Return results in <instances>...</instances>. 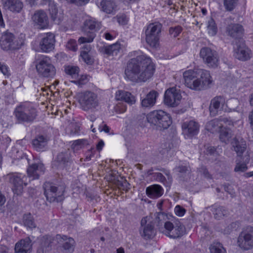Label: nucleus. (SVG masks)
<instances>
[{"label":"nucleus","mask_w":253,"mask_h":253,"mask_svg":"<svg viewBox=\"0 0 253 253\" xmlns=\"http://www.w3.org/2000/svg\"><path fill=\"white\" fill-rule=\"evenodd\" d=\"M155 71V65L151 59L145 55H141L127 62L125 74L133 83H144L152 77Z\"/></svg>","instance_id":"1"},{"label":"nucleus","mask_w":253,"mask_h":253,"mask_svg":"<svg viewBox=\"0 0 253 253\" xmlns=\"http://www.w3.org/2000/svg\"><path fill=\"white\" fill-rule=\"evenodd\" d=\"M220 119L221 123L223 124V127H224V128H225L226 126L234 125V123L227 118H220Z\"/></svg>","instance_id":"56"},{"label":"nucleus","mask_w":253,"mask_h":253,"mask_svg":"<svg viewBox=\"0 0 253 253\" xmlns=\"http://www.w3.org/2000/svg\"><path fill=\"white\" fill-rule=\"evenodd\" d=\"M81 56L84 61L87 64L91 65L94 62L93 58L86 51H81Z\"/></svg>","instance_id":"49"},{"label":"nucleus","mask_w":253,"mask_h":253,"mask_svg":"<svg viewBox=\"0 0 253 253\" xmlns=\"http://www.w3.org/2000/svg\"><path fill=\"white\" fill-rule=\"evenodd\" d=\"M185 85L196 91L207 89L212 83L210 72L202 69L188 70L183 73Z\"/></svg>","instance_id":"2"},{"label":"nucleus","mask_w":253,"mask_h":253,"mask_svg":"<svg viewBox=\"0 0 253 253\" xmlns=\"http://www.w3.org/2000/svg\"><path fill=\"white\" fill-rule=\"evenodd\" d=\"M0 70L3 74V75H8V69H7V68L6 66L1 65L0 68Z\"/></svg>","instance_id":"64"},{"label":"nucleus","mask_w":253,"mask_h":253,"mask_svg":"<svg viewBox=\"0 0 253 253\" xmlns=\"http://www.w3.org/2000/svg\"><path fill=\"white\" fill-rule=\"evenodd\" d=\"M36 67L39 74L44 78L52 77L55 74V69L50 58L42 56L36 60Z\"/></svg>","instance_id":"5"},{"label":"nucleus","mask_w":253,"mask_h":253,"mask_svg":"<svg viewBox=\"0 0 253 253\" xmlns=\"http://www.w3.org/2000/svg\"><path fill=\"white\" fill-rule=\"evenodd\" d=\"M146 41L152 47L156 48L158 45V29L157 25L150 24L145 30Z\"/></svg>","instance_id":"12"},{"label":"nucleus","mask_w":253,"mask_h":253,"mask_svg":"<svg viewBox=\"0 0 253 253\" xmlns=\"http://www.w3.org/2000/svg\"><path fill=\"white\" fill-rule=\"evenodd\" d=\"M174 211L177 215L182 216L185 214V210L180 206L177 205L174 209Z\"/></svg>","instance_id":"57"},{"label":"nucleus","mask_w":253,"mask_h":253,"mask_svg":"<svg viewBox=\"0 0 253 253\" xmlns=\"http://www.w3.org/2000/svg\"><path fill=\"white\" fill-rule=\"evenodd\" d=\"M87 77L86 76L82 75L79 79L71 81L72 83L78 84L79 86H82L86 83Z\"/></svg>","instance_id":"54"},{"label":"nucleus","mask_w":253,"mask_h":253,"mask_svg":"<svg viewBox=\"0 0 253 253\" xmlns=\"http://www.w3.org/2000/svg\"><path fill=\"white\" fill-rule=\"evenodd\" d=\"M27 171L29 177L32 179H38L39 176L44 173V168L42 164H34L29 167Z\"/></svg>","instance_id":"27"},{"label":"nucleus","mask_w":253,"mask_h":253,"mask_svg":"<svg viewBox=\"0 0 253 253\" xmlns=\"http://www.w3.org/2000/svg\"><path fill=\"white\" fill-rule=\"evenodd\" d=\"M146 193L147 196L152 199L158 198V185L154 184L147 187Z\"/></svg>","instance_id":"40"},{"label":"nucleus","mask_w":253,"mask_h":253,"mask_svg":"<svg viewBox=\"0 0 253 253\" xmlns=\"http://www.w3.org/2000/svg\"><path fill=\"white\" fill-rule=\"evenodd\" d=\"M182 31V28L180 26H176L170 27L169 29V34L174 38L177 37Z\"/></svg>","instance_id":"50"},{"label":"nucleus","mask_w":253,"mask_h":253,"mask_svg":"<svg viewBox=\"0 0 253 253\" xmlns=\"http://www.w3.org/2000/svg\"><path fill=\"white\" fill-rule=\"evenodd\" d=\"M250 157L249 154L246 153L243 157L237 158L236 160V166L234 171L236 172H243L248 169L247 165L249 163Z\"/></svg>","instance_id":"28"},{"label":"nucleus","mask_w":253,"mask_h":253,"mask_svg":"<svg viewBox=\"0 0 253 253\" xmlns=\"http://www.w3.org/2000/svg\"><path fill=\"white\" fill-rule=\"evenodd\" d=\"M155 219L151 220L148 223L147 219L149 220V217L147 216L143 217L141 221V227L140 228V233L141 236L146 240L153 238L156 234V230L154 229L155 223L157 221L158 218V212L154 213Z\"/></svg>","instance_id":"8"},{"label":"nucleus","mask_w":253,"mask_h":253,"mask_svg":"<svg viewBox=\"0 0 253 253\" xmlns=\"http://www.w3.org/2000/svg\"><path fill=\"white\" fill-rule=\"evenodd\" d=\"M231 145L233 150L237 154V158L243 157L246 153L249 154L248 152L246 151V142L242 138H234L231 142Z\"/></svg>","instance_id":"20"},{"label":"nucleus","mask_w":253,"mask_h":253,"mask_svg":"<svg viewBox=\"0 0 253 253\" xmlns=\"http://www.w3.org/2000/svg\"><path fill=\"white\" fill-rule=\"evenodd\" d=\"M219 110H227V105L226 99L223 96H216L212 98L210 106V113L212 115H215Z\"/></svg>","instance_id":"15"},{"label":"nucleus","mask_w":253,"mask_h":253,"mask_svg":"<svg viewBox=\"0 0 253 253\" xmlns=\"http://www.w3.org/2000/svg\"><path fill=\"white\" fill-rule=\"evenodd\" d=\"M181 127L183 134L191 138L198 133L200 126L196 121L191 120L183 122Z\"/></svg>","instance_id":"17"},{"label":"nucleus","mask_w":253,"mask_h":253,"mask_svg":"<svg viewBox=\"0 0 253 253\" xmlns=\"http://www.w3.org/2000/svg\"><path fill=\"white\" fill-rule=\"evenodd\" d=\"M71 152L69 149L58 153L54 161L53 165L58 169L67 168L72 163Z\"/></svg>","instance_id":"14"},{"label":"nucleus","mask_w":253,"mask_h":253,"mask_svg":"<svg viewBox=\"0 0 253 253\" xmlns=\"http://www.w3.org/2000/svg\"><path fill=\"white\" fill-rule=\"evenodd\" d=\"M207 31L208 34L211 36H215L217 32V28L213 19H210L207 24Z\"/></svg>","instance_id":"43"},{"label":"nucleus","mask_w":253,"mask_h":253,"mask_svg":"<svg viewBox=\"0 0 253 253\" xmlns=\"http://www.w3.org/2000/svg\"><path fill=\"white\" fill-rule=\"evenodd\" d=\"M181 99V95L179 90L171 87L165 91L164 102L168 106L175 107L179 104Z\"/></svg>","instance_id":"11"},{"label":"nucleus","mask_w":253,"mask_h":253,"mask_svg":"<svg viewBox=\"0 0 253 253\" xmlns=\"http://www.w3.org/2000/svg\"><path fill=\"white\" fill-rule=\"evenodd\" d=\"M23 223L24 225L28 228H32L36 227V224L34 222V218L30 213L24 215Z\"/></svg>","instance_id":"45"},{"label":"nucleus","mask_w":253,"mask_h":253,"mask_svg":"<svg viewBox=\"0 0 253 253\" xmlns=\"http://www.w3.org/2000/svg\"><path fill=\"white\" fill-rule=\"evenodd\" d=\"M211 208L214 217L217 220L222 219L229 214L228 210L224 207L214 205Z\"/></svg>","instance_id":"32"},{"label":"nucleus","mask_w":253,"mask_h":253,"mask_svg":"<svg viewBox=\"0 0 253 253\" xmlns=\"http://www.w3.org/2000/svg\"><path fill=\"white\" fill-rule=\"evenodd\" d=\"M66 47L70 50L76 51L77 49L76 41L73 39L70 40L66 44Z\"/></svg>","instance_id":"53"},{"label":"nucleus","mask_w":253,"mask_h":253,"mask_svg":"<svg viewBox=\"0 0 253 253\" xmlns=\"http://www.w3.org/2000/svg\"><path fill=\"white\" fill-rule=\"evenodd\" d=\"M118 22L120 24L126 25L127 23V20L125 16L122 15L117 18Z\"/></svg>","instance_id":"63"},{"label":"nucleus","mask_w":253,"mask_h":253,"mask_svg":"<svg viewBox=\"0 0 253 253\" xmlns=\"http://www.w3.org/2000/svg\"><path fill=\"white\" fill-rule=\"evenodd\" d=\"M159 171L162 172H159V182L162 183L166 186L167 191H168L171 183V177L167 170L164 169H159Z\"/></svg>","instance_id":"34"},{"label":"nucleus","mask_w":253,"mask_h":253,"mask_svg":"<svg viewBox=\"0 0 253 253\" xmlns=\"http://www.w3.org/2000/svg\"><path fill=\"white\" fill-rule=\"evenodd\" d=\"M14 114L18 123H31L37 118L38 112L37 109L31 105L22 103L15 108Z\"/></svg>","instance_id":"3"},{"label":"nucleus","mask_w":253,"mask_h":253,"mask_svg":"<svg viewBox=\"0 0 253 253\" xmlns=\"http://www.w3.org/2000/svg\"><path fill=\"white\" fill-rule=\"evenodd\" d=\"M199 170L206 177L211 178V175H210L208 170L205 167H201L200 168H199Z\"/></svg>","instance_id":"60"},{"label":"nucleus","mask_w":253,"mask_h":253,"mask_svg":"<svg viewBox=\"0 0 253 253\" xmlns=\"http://www.w3.org/2000/svg\"><path fill=\"white\" fill-rule=\"evenodd\" d=\"M49 10L52 20L55 23L59 24L62 20V16L58 13V9L56 6L53 3H49Z\"/></svg>","instance_id":"38"},{"label":"nucleus","mask_w":253,"mask_h":253,"mask_svg":"<svg viewBox=\"0 0 253 253\" xmlns=\"http://www.w3.org/2000/svg\"><path fill=\"white\" fill-rule=\"evenodd\" d=\"M55 42V36L53 34L47 33L40 42V48L42 51L49 52L54 48Z\"/></svg>","instance_id":"19"},{"label":"nucleus","mask_w":253,"mask_h":253,"mask_svg":"<svg viewBox=\"0 0 253 253\" xmlns=\"http://www.w3.org/2000/svg\"><path fill=\"white\" fill-rule=\"evenodd\" d=\"M116 98L117 100L123 101L130 105L136 102L135 96L131 93L123 90H118L116 92Z\"/></svg>","instance_id":"24"},{"label":"nucleus","mask_w":253,"mask_h":253,"mask_svg":"<svg viewBox=\"0 0 253 253\" xmlns=\"http://www.w3.org/2000/svg\"><path fill=\"white\" fill-rule=\"evenodd\" d=\"M34 23L40 29H45L48 26V16L43 10H38L35 12L32 17Z\"/></svg>","instance_id":"18"},{"label":"nucleus","mask_w":253,"mask_h":253,"mask_svg":"<svg viewBox=\"0 0 253 253\" xmlns=\"http://www.w3.org/2000/svg\"><path fill=\"white\" fill-rule=\"evenodd\" d=\"M164 227L165 230L162 232L171 238H178L184 234V227L179 223L176 224L174 226L171 222L167 221L165 222Z\"/></svg>","instance_id":"10"},{"label":"nucleus","mask_w":253,"mask_h":253,"mask_svg":"<svg viewBox=\"0 0 253 253\" xmlns=\"http://www.w3.org/2000/svg\"><path fill=\"white\" fill-rule=\"evenodd\" d=\"M56 238L60 242H62V248L66 253L72 252L74 251L75 242L72 238H68L66 236H61L60 235H57Z\"/></svg>","instance_id":"25"},{"label":"nucleus","mask_w":253,"mask_h":253,"mask_svg":"<svg viewBox=\"0 0 253 253\" xmlns=\"http://www.w3.org/2000/svg\"><path fill=\"white\" fill-rule=\"evenodd\" d=\"M5 202V198L0 191V212H3L4 211V207L3 206V205Z\"/></svg>","instance_id":"59"},{"label":"nucleus","mask_w":253,"mask_h":253,"mask_svg":"<svg viewBox=\"0 0 253 253\" xmlns=\"http://www.w3.org/2000/svg\"><path fill=\"white\" fill-rule=\"evenodd\" d=\"M6 179L11 185L12 190L15 194L20 195L23 189V181L21 175L17 173H10L6 175Z\"/></svg>","instance_id":"13"},{"label":"nucleus","mask_w":253,"mask_h":253,"mask_svg":"<svg viewBox=\"0 0 253 253\" xmlns=\"http://www.w3.org/2000/svg\"><path fill=\"white\" fill-rule=\"evenodd\" d=\"M88 142L87 139H78L74 141L73 143L72 146L73 148H77L78 149L79 148H82L83 146L88 145Z\"/></svg>","instance_id":"51"},{"label":"nucleus","mask_w":253,"mask_h":253,"mask_svg":"<svg viewBox=\"0 0 253 253\" xmlns=\"http://www.w3.org/2000/svg\"><path fill=\"white\" fill-rule=\"evenodd\" d=\"M70 134L74 135L78 133L80 130V126L76 124H72L70 126Z\"/></svg>","instance_id":"58"},{"label":"nucleus","mask_w":253,"mask_h":253,"mask_svg":"<svg viewBox=\"0 0 253 253\" xmlns=\"http://www.w3.org/2000/svg\"><path fill=\"white\" fill-rule=\"evenodd\" d=\"M146 118L147 122L150 124V126L154 129L157 130L158 123V110H155L149 113Z\"/></svg>","instance_id":"37"},{"label":"nucleus","mask_w":253,"mask_h":253,"mask_svg":"<svg viewBox=\"0 0 253 253\" xmlns=\"http://www.w3.org/2000/svg\"><path fill=\"white\" fill-rule=\"evenodd\" d=\"M121 180H117L115 181V184L118 187V188L122 190L127 191L129 189L130 184L126 179H123L121 177Z\"/></svg>","instance_id":"48"},{"label":"nucleus","mask_w":253,"mask_h":253,"mask_svg":"<svg viewBox=\"0 0 253 253\" xmlns=\"http://www.w3.org/2000/svg\"><path fill=\"white\" fill-rule=\"evenodd\" d=\"M115 110L117 113H123L126 111V107L123 103H119L115 107Z\"/></svg>","instance_id":"55"},{"label":"nucleus","mask_w":253,"mask_h":253,"mask_svg":"<svg viewBox=\"0 0 253 253\" xmlns=\"http://www.w3.org/2000/svg\"><path fill=\"white\" fill-rule=\"evenodd\" d=\"M53 238L49 235L43 236L41 239L40 247L37 253H48L52 249Z\"/></svg>","instance_id":"26"},{"label":"nucleus","mask_w":253,"mask_h":253,"mask_svg":"<svg viewBox=\"0 0 253 253\" xmlns=\"http://www.w3.org/2000/svg\"><path fill=\"white\" fill-rule=\"evenodd\" d=\"M200 57L209 67L215 68L219 63V57L217 52L207 47L201 48L200 52Z\"/></svg>","instance_id":"9"},{"label":"nucleus","mask_w":253,"mask_h":253,"mask_svg":"<svg viewBox=\"0 0 253 253\" xmlns=\"http://www.w3.org/2000/svg\"><path fill=\"white\" fill-rule=\"evenodd\" d=\"M65 71L72 78L77 79L79 77V68L77 66H68L65 67Z\"/></svg>","instance_id":"44"},{"label":"nucleus","mask_w":253,"mask_h":253,"mask_svg":"<svg viewBox=\"0 0 253 253\" xmlns=\"http://www.w3.org/2000/svg\"><path fill=\"white\" fill-rule=\"evenodd\" d=\"M234 56L241 61L249 60L252 55V51L245 46L239 45L234 49Z\"/></svg>","instance_id":"23"},{"label":"nucleus","mask_w":253,"mask_h":253,"mask_svg":"<svg viewBox=\"0 0 253 253\" xmlns=\"http://www.w3.org/2000/svg\"><path fill=\"white\" fill-rule=\"evenodd\" d=\"M243 26L239 24H232L226 28V33L234 39L240 38L243 33Z\"/></svg>","instance_id":"31"},{"label":"nucleus","mask_w":253,"mask_h":253,"mask_svg":"<svg viewBox=\"0 0 253 253\" xmlns=\"http://www.w3.org/2000/svg\"><path fill=\"white\" fill-rule=\"evenodd\" d=\"M231 137L232 133L230 130L229 129L224 128L220 130L219 138L222 142H224L226 144L228 143Z\"/></svg>","instance_id":"42"},{"label":"nucleus","mask_w":253,"mask_h":253,"mask_svg":"<svg viewBox=\"0 0 253 253\" xmlns=\"http://www.w3.org/2000/svg\"><path fill=\"white\" fill-rule=\"evenodd\" d=\"M237 244L242 250H250L253 248V236L245 229L240 234Z\"/></svg>","instance_id":"16"},{"label":"nucleus","mask_w":253,"mask_h":253,"mask_svg":"<svg viewBox=\"0 0 253 253\" xmlns=\"http://www.w3.org/2000/svg\"><path fill=\"white\" fill-rule=\"evenodd\" d=\"M171 124L169 115L166 112L159 110V127L166 129Z\"/></svg>","instance_id":"35"},{"label":"nucleus","mask_w":253,"mask_h":253,"mask_svg":"<svg viewBox=\"0 0 253 253\" xmlns=\"http://www.w3.org/2000/svg\"><path fill=\"white\" fill-rule=\"evenodd\" d=\"M100 22L97 21L95 18L88 17L84 23L83 30L85 33H89L98 31L101 28Z\"/></svg>","instance_id":"22"},{"label":"nucleus","mask_w":253,"mask_h":253,"mask_svg":"<svg viewBox=\"0 0 253 253\" xmlns=\"http://www.w3.org/2000/svg\"><path fill=\"white\" fill-rule=\"evenodd\" d=\"M79 102L81 108L85 111L94 110L99 104L97 94L89 91H85L80 93Z\"/></svg>","instance_id":"6"},{"label":"nucleus","mask_w":253,"mask_h":253,"mask_svg":"<svg viewBox=\"0 0 253 253\" xmlns=\"http://www.w3.org/2000/svg\"><path fill=\"white\" fill-rule=\"evenodd\" d=\"M23 44L22 41L16 39L14 35L9 32L4 33L0 38V46L4 50L18 49Z\"/></svg>","instance_id":"7"},{"label":"nucleus","mask_w":253,"mask_h":253,"mask_svg":"<svg viewBox=\"0 0 253 253\" xmlns=\"http://www.w3.org/2000/svg\"><path fill=\"white\" fill-rule=\"evenodd\" d=\"M86 33V37H81L79 39L78 42L80 44L91 42L96 37V34L93 32Z\"/></svg>","instance_id":"46"},{"label":"nucleus","mask_w":253,"mask_h":253,"mask_svg":"<svg viewBox=\"0 0 253 253\" xmlns=\"http://www.w3.org/2000/svg\"><path fill=\"white\" fill-rule=\"evenodd\" d=\"M43 188L44 194L49 202H59L63 201V195L65 189L64 185L57 186L52 183L46 182L43 184Z\"/></svg>","instance_id":"4"},{"label":"nucleus","mask_w":253,"mask_h":253,"mask_svg":"<svg viewBox=\"0 0 253 253\" xmlns=\"http://www.w3.org/2000/svg\"><path fill=\"white\" fill-rule=\"evenodd\" d=\"M120 49V44L117 43L105 47V53L109 55H116Z\"/></svg>","instance_id":"41"},{"label":"nucleus","mask_w":253,"mask_h":253,"mask_svg":"<svg viewBox=\"0 0 253 253\" xmlns=\"http://www.w3.org/2000/svg\"><path fill=\"white\" fill-rule=\"evenodd\" d=\"M177 170L181 173H184L189 172L188 167L185 166H180L177 168Z\"/></svg>","instance_id":"62"},{"label":"nucleus","mask_w":253,"mask_h":253,"mask_svg":"<svg viewBox=\"0 0 253 253\" xmlns=\"http://www.w3.org/2000/svg\"><path fill=\"white\" fill-rule=\"evenodd\" d=\"M100 6L103 11L110 13L113 11L116 5L111 0H102L100 2Z\"/></svg>","instance_id":"39"},{"label":"nucleus","mask_w":253,"mask_h":253,"mask_svg":"<svg viewBox=\"0 0 253 253\" xmlns=\"http://www.w3.org/2000/svg\"><path fill=\"white\" fill-rule=\"evenodd\" d=\"M211 253H226V251L219 243H213L210 247Z\"/></svg>","instance_id":"47"},{"label":"nucleus","mask_w":253,"mask_h":253,"mask_svg":"<svg viewBox=\"0 0 253 253\" xmlns=\"http://www.w3.org/2000/svg\"><path fill=\"white\" fill-rule=\"evenodd\" d=\"M224 190L230 194L232 196H233L234 194V192L232 188V187L229 184H225L223 185Z\"/></svg>","instance_id":"61"},{"label":"nucleus","mask_w":253,"mask_h":253,"mask_svg":"<svg viewBox=\"0 0 253 253\" xmlns=\"http://www.w3.org/2000/svg\"><path fill=\"white\" fill-rule=\"evenodd\" d=\"M48 139L43 135H39L33 140L34 147L39 151H42L46 146Z\"/></svg>","instance_id":"36"},{"label":"nucleus","mask_w":253,"mask_h":253,"mask_svg":"<svg viewBox=\"0 0 253 253\" xmlns=\"http://www.w3.org/2000/svg\"><path fill=\"white\" fill-rule=\"evenodd\" d=\"M157 92L155 90L150 91L145 98L141 100V107L144 108H151L156 103Z\"/></svg>","instance_id":"30"},{"label":"nucleus","mask_w":253,"mask_h":253,"mask_svg":"<svg viewBox=\"0 0 253 253\" xmlns=\"http://www.w3.org/2000/svg\"><path fill=\"white\" fill-rule=\"evenodd\" d=\"M3 6L5 9L19 13L23 7V4L20 0H6L3 2Z\"/></svg>","instance_id":"29"},{"label":"nucleus","mask_w":253,"mask_h":253,"mask_svg":"<svg viewBox=\"0 0 253 253\" xmlns=\"http://www.w3.org/2000/svg\"><path fill=\"white\" fill-rule=\"evenodd\" d=\"M223 127L220 119H214L208 122L206 125V129L211 133L218 132Z\"/></svg>","instance_id":"33"},{"label":"nucleus","mask_w":253,"mask_h":253,"mask_svg":"<svg viewBox=\"0 0 253 253\" xmlns=\"http://www.w3.org/2000/svg\"><path fill=\"white\" fill-rule=\"evenodd\" d=\"M32 240L29 237L22 239L15 246V253H31L32 249Z\"/></svg>","instance_id":"21"},{"label":"nucleus","mask_w":253,"mask_h":253,"mask_svg":"<svg viewBox=\"0 0 253 253\" xmlns=\"http://www.w3.org/2000/svg\"><path fill=\"white\" fill-rule=\"evenodd\" d=\"M238 0H224V4L227 10L231 11L234 9Z\"/></svg>","instance_id":"52"}]
</instances>
